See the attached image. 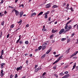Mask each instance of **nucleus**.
Segmentation results:
<instances>
[{
  "label": "nucleus",
  "instance_id": "f257e3e1",
  "mask_svg": "<svg viewBox=\"0 0 78 78\" xmlns=\"http://www.w3.org/2000/svg\"><path fill=\"white\" fill-rule=\"evenodd\" d=\"M63 56V55H61L60 56L58 59H57V60H56L53 63V64H56V63H57L58 62H59V60L61 59V58H62V57Z\"/></svg>",
  "mask_w": 78,
  "mask_h": 78
},
{
  "label": "nucleus",
  "instance_id": "f03ea898",
  "mask_svg": "<svg viewBox=\"0 0 78 78\" xmlns=\"http://www.w3.org/2000/svg\"><path fill=\"white\" fill-rule=\"evenodd\" d=\"M41 70V67L40 66L38 67L37 69H35V72H37L38 70Z\"/></svg>",
  "mask_w": 78,
  "mask_h": 78
},
{
  "label": "nucleus",
  "instance_id": "7ed1b4c3",
  "mask_svg": "<svg viewBox=\"0 0 78 78\" xmlns=\"http://www.w3.org/2000/svg\"><path fill=\"white\" fill-rule=\"evenodd\" d=\"M65 31L64 29H62L59 32V34H61L62 33H63Z\"/></svg>",
  "mask_w": 78,
  "mask_h": 78
},
{
  "label": "nucleus",
  "instance_id": "20e7f679",
  "mask_svg": "<svg viewBox=\"0 0 78 78\" xmlns=\"http://www.w3.org/2000/svg\"><path fill=\"white\" fill-rule=\"evenodd\" d=\"M4 66H5V63H2L1 64V69H3V67H4Z\"/></svg>",
  "mask_w": 78,
  "mask_h": 78
},
{
  "label": "nucleus",
  "instance_id": "39448f33",
  "mask_svg": "<svg viewBox=\"0 0 78 78\" xmlns=\"http://www.w3.org/2000/svg\"><path fill=\"white\" fill-rule=\"evenodd\" d=\"M14 11L15 12L16 16H18V15H19V14L20 12H19L17 10H14Z\"/></svg>",
  "mask_w": 78,
  "mask_h": 78
},
{
  "label": "nucleus",
  "instance_id": "423d86ee",
  "mask_svg": "<svg viewBox=\"0 0 78 78\" xmlns=\"http://www.w3.org/2000/svg\"><path fill=\"white\" fill-rule=\"evenodd\" d=\"M22 66H20L19 67H17L16 68V70L17 71V72H18V71H19V70H21V69H22Z\"/></svg>",
  "mask_w": 78,
  "mask_h": 78
},
{
  "label": "nucleus",
  "instance_id": "0eeeda50",
  "mask_svg": "<svg viewBox=\"0 0 78 78\" xmlns=\"http://www.w3.org/2000/svg\"><path fill=\"white\" fill-rule=\"evenodd\" d=\"M51 7V5H50V3L46 5V8H49Z\"/></svg>",
  "mask_w": 78,
  "mask_h": 78
},
{
  "label": "nucleus",
  "instance_id": "6e6552de",
  "mask_svg": "<svg viewBox=\"0 0 78 78\" xmlns=\"http://www.w3.org/2000/svg\"><path fill=\"white\" fill-rule=\"evenodd\" d=\"M23 14V12H21L20 13V17H22Z\"/></svg>",
  "mask_w": 78,
  "mask_h": 78
},
{
  "label": "nucleus",
  "instance_id": "1a4fd4ad",
  "mask_svg": "<svg viewBox=\"0 0 78 78\" xmlns=\"http://www.w3.org/2000/svg\"><path fill=\"white\" fill-rule=\"evenodd\" d=\"M70 29H72V26L70 25H69L68 28L67 29L68 31H69Z\"/></svg>",
  "mask_w": 78,
  "mask_h": 78
},
{
  "label": "nucleus",
  "instance_id": "9d476101",
  "mask_svg": "<svg viewBox=\"0 0 78 78\" xmlns=\"http://www.w3.org/2000/svg\"><path fill=\"white\" fill-rule=\"evenodd\" d=\"M57 31H58L56 30H54V29H52V33H55Z\"/></svg>",
  "mask_w": 78,
  "mask_h": 78
},
{
  "label": "nucleus",
  "instance_id": "9b49d317",
  "mask_svg": "<svg viewBox=\"0 0 78 78\" xmlns=\"http://www.w3.org/2000/svg\"><path fill=\"white\" fill-rule=\"evenodd\" d=\"M51 49H50L47 51V52H46V54H48V53L50 52V51H51Z\"/></svg>",
  "mask_w": 78,
  "mask_h": 78
},
{
  "label": "nucleus",
  "instance_id": "f8f14e48",
  "mask_svg": "<svg viewBox=\"0 0 78 78\" xmlns=\"http://www.w3.org/2000/svg\"><path fill=\"white\" fill-rule=\"evenodd\" d=\"M69 76V74H66L64 76L65 78H67Z\"/></svg>",
  "mask_w": 78,
  "mask_h": 78
},
{
  "label": "nucleus",
  "instance_id": "ddd939ff",
  "mask_svg": "<svg viewBox=\"0 0 78 78\" xmlns=\"http://www.w3.org/2000/svg\"><path fill=\"white\" fill-rule=\"evenodd\" d=\"M43 13H44L43 12H40L39 13V14H38V15L37 16L39 17V16H40V15H42V14H43Z\"/></svg>",
  "mask_w": 78,
  "mask_h": 78
},
{
  "label": "nucleus",
  "instance_id": "4468645a",
  "mask_svg": "<svg viewBox=\"0 0 78 78\" xmlns=\"http://www.w3.org/2000/svg\"><path fill=\"white\" fill-rule=\"evenodd\" d=\"M52 8H58V6L56 5H53L52 7Z\"/></svg>",
  "mask_w": 78,
  "mask_h": 78
},
{
  "label": "nucleus",
  "instance_id": "2eb2a0df",
  "mask_svg": "<svg viewBox=\"0 0 78 78\" xmlns=\"http://www.w3.org/2000/svg\"><path fill=\"white\" fill-rule=\"evenodd\" d=\"M4 50H2L1 52V56L4 54Z\"/></svg>",
  "mask_w": 78,
  "mask_h": 78
},
{
  "label": "nucleus",
  "instance_id": "dca6fc26",
  "mask_svg": "<svg viewBox=\"0 0 78 78\" xmlns=\"http://www.w3.org/2000/svg\"><path fill=\"white\" fill-rule=\"evenodd\" d=\"M44 15H45V16L44 17V18H45V19H47V18H48V16L45 13Z\"/></svg>",
  "mask_w": 78,
  "mask_h": 78
},
{
  "label": "nucleus",
  "instance_id": "f3484780",
  "mask_svg": "<svg viewBox=\"0 0 78 78\" xmlns=\"http://www.w3.org/2000/svg\"><path fill=\"white\" fill-rule=\"evenodd\" d=\"M5 73H0V76L1 77H2V76H3V75H4Z\"/></svg>",
  "mask_w": 78,
  "mask_h": 78
},
{
  "label": "nucleus",
  "instance_id": "a211bd4d",
  "mask_svg": "<svg viewBox=\"0 0 78 78\" xmlns=\"http://www.w3.org/2000/svg\"><path fill=\"white\" fill-rule=\"evenodd\" d=\"M76 67V63H75L74 64V66H73V68L72 70H73L75 67Z\"/></svg>",
  "mask_w": 78,
  "mask_h": 78
},
{
  "label": "nucleus",
  "instance_id": "6ab92c4d",
  "mask_svg": "<svg viewBox=\"0 0 78 78\" xmlns=\"http://www.w3.org/2000/svg\"><path fill=\"white\" fill-rule=\"evenodd\" d=\"M14 27V24H12L10 26V28H12Z\"/></svg>",
  "mask_w": 78,
  "mask_h": 78
},
{
  "label": "nucleus",
  "instance_id": "aec40b11",
  "mask_svg": "<svg viewBox=\"0 0 78 78\" xmlns=\"http://www.w3.org/2000/svg\"><path fill=\"white\" fill-rule=\"evenodd\" d=\"M66 40V38H62L61 39L62 41H64Z\"/></svg>",
  "mask_w": 78,
  "mask_h": 78
},
{
  "label": "nucleus",
  "instance_id": "412c9836",
  "mask_svg": "<svg viewBox=\"0 0 78 78\" xmlns=\"http://www.w3.org/2000/svg\"><path fill=\"white\" fill-rule=\"evenodd\" d=\"M41 48H42V46H40L38 48V50H41Z\"/></svg>",
  "mask_w": 78,
  "mask_h": 78
},
{
  "label": "nucleus",
  "instance_id": "4be33fe9",
  "mask_svg": "<svg viewBox=\"0 0 78 78\" xmlns=\"http://www.w3.org/2000/svg\"><path fill=\"white\" fill-rule=\"evenodd\" d=\"M53 69L54 70H56V65H55L53 67Z\"/></svg>",
  "mask_w": 78,
  "mask_h": 78
},
{
  "label": "nucleus",
  "instance_id": "5701e85b",
  "mask_svg": "<svg viewBox=\"0 0 78 78\" xmlns=\"http://www.w3.org/2000/svg\"><path fill=\"white\" fill-rule=\"evenodd\" d=\"M36 13L35 12L32 13L31 14V16H34V15H36Z\"/></svg>",
  "mask_w": 78,
  "mask_h": 78
},
{
  "label": "nucleus",
  "instance_id": "b1692460",
  "mask_svg": "<svg viewBox=\"0 0 78 78\" xmlns=\"http://www.w3.org/2000/svg\"><path fill=\"white\" fill-rule=\"evenodd\" d=\"M67 28H68V25H66L65 27V30H66V29H67Z\"/></svg>",
  "mask_w": 78,
  "mask_h": 78
},
{
  "label": "nucleus",
  "instance_id": "393cba45",
  "mask_svg": "<svg viewBox=\"0 0 78 78\" xmlns=\"http://www.w3.org/2000/svg\"><path fill=\"white\" fill-rule=\"evenodd\" d=\"M60 76H63L64 75V73H60Z\"/></svg>",
  "mask_w": 78,
  "mask_h": 78
},
{
  "label": "nucleus",
  "instance_id": "a878e982",
  "mask_svg": "<svg viewBox=\"0 0 78 78\" xmlns=\"http://www.w3.org/2000/svg\"><path fill=\"white\" fill-rule=\"evenodd\" d=\"M4 23H5V22L4 21H3L2 22H1V25H4Z\"/></svg>",
  "mask_w": 78,
  "mask_h": 78
},
{
  "label": "nucleus",
  "instance_id": "bb28decb",
  "mask_svg": "<svg viewBox=\"0 0 78 78\" xmlns=\"http://www.w3.org/2000/svg\"><path fill=\"white\" fill-rule=\"evenodd\" d=\"M72 22V20H70L69 22H68L66 24L67 25H68V24H69V23H70Z\"/></svg>",
  "mask_w": 78,
  "mask_h": 78
},
{
  "label": "nucleus",
  "instance_id": "cd10ccee",
  "mask_svg": "<svg viewBox=\"0 0 78 78\" xmlns=\"http://www.w3.org/2000/svg\"><path fill=\"white\" fill-rule=\"evenodd\" d=\"M46 55L45 54L41 58H45V57Z\"/></svg>",
  "mask_w": 78,
  "mask_h": 78
},
{
  "label": "nucleus",
  "instance_id": "c85d7f7f",
  "mask_svg": "<svg viewBox=\"0 0 78 78\" xmlns=\"http://www.w3.org/2000/svg\"><path fill=\"white\" fill-rule=\"evenodd\" d=\"M47 43H44L43 44L42 46H45V45H47Z\"/></svg>",
  "mask_w": 78,
  "mask_h": 78
},
{
  "label": "nucleus",
  "instance_id": "c756f323",
  "mask_svg": "<svg viewBox=\"0 0 78 78\" xmlns=\"http://www.w3.org/2000/svg\"><path fill=\"white\" fill-rule=\"evenodd\" d=\"M19 43L20 45H21L22 44H23V42H22V41H20L19 42Z\"/></svg>",
  "mask_w": 78,
  "mask_h": 78
},
{
  "label": "nucleus",
  "instance_id": "7c9ffc66",
  "mask_svg": "<svg viewBox=\"0 0 78 78\" xmlns=\"http://www.w3.org/2000/svg\"><path fill=\"white\" fill-rule=\"evenodd\" d=\"M53 36H54V35H53V34L51 35L50 36V38L51 39H52V38H53Z\"/></svg>",
  "mask_w": 78,
  "mask_h": 78
},
{
  "label": "nucleus",
  "instance_id": "2f4dec72",
  "mask_svg": "<svg viewBox=\"0 0 78 78\" xmlns=\"http://www.w3.org/2000/svg\"><path fill=\"white\" fill-rule=\"evenodd\" d=\"M25 44H28V41H25Z\"/></svg>",
  "mask_w": 78,
  "mask_h": 78
},
{
  "label": "nucleus",
  "instance_id": "473e14b6",
  "mask_svg": "<svg viewBox=\"0 0 78 78\" xmlns=\"http://www.w3.org/2000/svg\"><path fill=\"white\" fill-rule=\"evenodd\" d=\"M60 55V54H58V55H55L54 56L56 58H57V57H58V56H59Z\"/></svg>",
  "mask_w": 78,
  "mask_h": 78
},
{
  "label": "nucleus",
  "instance_id": "72a5a7b5",
  "mask_svg": "<svg viewBox=\"0 0 78 78\" xmlns=\"http://www.w3.org/2000/svg\"><path fill=\"white\" fill-rule=\"evenodd\" d=\"M2 34H3V33L2 32V31H1V34L0 35V37H2Z\"/></svg>",
  "mask_w": 78,
  "mask_h": 78
},
{
  "label": "nucleus",
  "instance_id": "f704fd0d",
  "mask_svg": "<svg viewBox=\"0 0 78 78\" xmlns=\"http://www.w3.org/2000/svg\"><path fill=\"white\" fill-rule=\"evenodd\" d=\"M13 76H13L12 74H11L10 76V78H12Z\"/></svg>",
  "mask_w": 78,
  "mask_h": 78
},
{
  "label": "nucleus",
  "instance_id": "c9c22d12",
  "mask_svg": "<svg viewBox=\"0 0 78 78\" xmlns=\"http://www.w3.org/2000/svg\"><path fill=\"white\" fill-rule=\"evenodd\" d=\"M49 13H50V12L49 11H47V12H46L45 14H47H47H49Z\"/></svg>",
  "mask_w": 78,
  "mask_h": 78
},
{
  "label": "nucleus",
  "instance_id": "e433bc0d",
  "mask_svg": "<svg viewBox=\"0 0 78 78\" xmlns=\"http://www.w3.org/2000/svg\"><path fill=\"white\" fill-rule=\"evenodd\" d=\"M43 48H42L43 50H44V49H45V48H46V47L45 46H42Z\"/></svg>",
  "mask_w": 78,
  "mask_h": 78
},
{
  "label": "nucleus",
  "instance_id": "4c0bfd02",
  "mask_svg": "<svg viewBox=\"0 0 78 78\" xmlns=\"http://www.w3.org/2000/svg\"><path fill=\"white\" fill-rule=\"evenodd\" d=\"M42 31H46V29L43 28L42 29Z\"/></svg>",
  "mask_w": 78,
  "mask_h": 78
},
{
  "label": "nucleus",
  "instance_id": "58836bf2",
  "mask_svg": "<svg viewBox=\"0 0 78 78\" xmlns=\"http://www.w3.org/2000/svg\"><path fill=\"white\" fill-rule=\"evenodd\" d=\"M54 76H55V77H56V78H58V76L56 74H55Z\"/></svg>",
  "mask_w": 78,
  "mask_h": 78
},
{
  "label": "nucleus",
  "instance_id": "ea45409f",
  "mask_svg": "<svg viewBox=\"0 0 78 78\" xmlns=\"http://www.w3.org/2000/svg\"><path fill=\"white\" fill-rule=\"evenodd\" d=\"M69 73V72L68 71H66L64 73V74H67Z\"/></svg>",
  "mask_w": 78,
  "mask_h": 78
},
{
  "label": "nucleus",
  "instance_id": "a19ab883",
  "mask_svg": "<svg viewBox=\"0 0 78 78\" xmlns=\"http://www.w3.org/2000/svg\"><path fill=\"white\" fill-rule=\"evenodd\" d=\"M53 23V21H51V22H49L48 23V24H51V23Z\"/></svg>",
  "mask_w": 78,
  "mask_h": 78
},
{
  "label": "nucleus",
  "instance_id": "79ce46f5",
  "mask_svg": "<svg viewBox=\"0 0 78 78\" xmlns=\"http://www.w3.org/2000/svg\"><path fill=\"white\" fill-rule=\"evenodd\" d=\"M70 9L71 11H73V9L72 8V7H71V8Z\"/></svg>",
  "mask_w": 78,
  "mask_h": 78
},
{
  "label": "nucleus",
  "instance_id": "37998d69",
  "mask_svg": "<svg viewBox=\"0 0 78 78\" xmlns=\"http://www.w3.org/2000/svg\"><path fill=\"white\" fill-rule=\"evenodd\" d=\"M17 74H15V78H17Z\"/></svg>",
  "mask_w": 78,
  "mask_h": 78
},
{
  "label": "nucleus",
  "instance_id": "c03bdc74",
  "mask_svg": "<svg viewBox=\"0 0 78 78\" xmlns=\"http://www.w3.org/2000/svg\"><path fill=\"white\" fill-rule=\"evenodd\" d=\"M48 20H49V21H50V20H51V17H49L48 18Z\"/></svg>",
  "mask_w": 78,
  "mask_h": 78
},
{
  "label": "nucleus",
  "instance_id": "a18cd8bd",
  "mask_svg": "<svg viewBox=\"0 0 78 78\" xmlns=\"http://www.w3.org/2000/svg\"><path fill=\"white\" fill-rule=\"evenodd\" d=\"M19 41H20V40H18L16 42V44H18L19 42Z\"/></svg>",
  "mask_w": 78,
  "mask_h": 78
},
{
  "label": "nucleus",
  "instance_id": "49530a36",
  "mask_svg": "<svg viewBox=\"0 0 78 78\" xmlns=\"http://www.w3.org/2000/svg\"><path fill=\"white\" fill-rule=\"evenodd\" d=\"M22 20H21L20 21H19L18 22V23H22Z\"/></svg>",
  "mask_w": 78,
  "mask_h": 78
},
{
  "label": "nucleus",
  "instance_id": "de8ad7c7",
  "mask_svg": "<svg viewBox=\"0 0 78 78\" xmlns=\"http://www.w3.org/2000/svg\"><path fill=\"white\" fill-rule=\"evenodd\" d=\"M9 37V34H8L7 35V38H8V37Z\"/></svg>",
  "mask_w": 78,
  "mask_h": 78
},
{
  "label": "nucleus",
  "instance_id": "09e8293b",
  "mask_svg": "<svg viewBox=\"0 0 78 78\" xmlns=\"http://www.w3.org/2000/svg\"><path fill=\"white\" fill-rule=\"evenodd\" d=\"M45 74H46V73L45 72H44L43 73L42 76H44V75H45Z\"/></svg>",
  "mask_w": 78,
  "mask_h": 78
},
{
  "label": "nucleus",
  "instance_id": "8fccbe9b",
  "mask_svg": "<svg viewBox=\"0 0 78 78\" xmlns=\"http://www.w3.org/2000/svg\"><path fill=\"white\" fill-rule=\"evenodd\" d=\"M64 31V33H66V32H67V31H69V30L67 29L66 30H65Z\"/></svg>",
  "mask_w": 78,
  "mask_h": 78
},
{
  "label": "nucleus",
  "instance_id": "3c124183",
  "mask_svg": "<svg viewBox=\"0 0 78 78\" xmlns=\"http://www.w3.org/2000/svg\"><path fill=\"white\" fill-rule=\"evenodd\" d=\"M3 73V70L2 69L1 72V73Z\"/></svg>",
  "mask_w": 78,
  "mask_h": 78
},
{
  "label": "nucleus",
  "instance_id": "603ef678",
  "mask_svg": "<svg viewBox=\"0 0 78 78\" xmlns=\"http://www.w3.org/2000/svg\"><path fill=\"white\" fill-rule=\"evenodd\" d=\"M73 56H74V55L73 54L72 55L71 57H70V58H72V57H73Z\"/></svg>",
  "mask_w": 78,
  "mask_h": 78
},
{
  "label": "nucleus",
  "instance_id": "864d4df0",
  "mask_svg": "<svg viewBox=\"0 0 78 78\" xmlns=\"http://www.w3.org/2000/svg\"><path fill=\"white\" fill-rule=\"evenodd\" d=\"M69 66V65H67L64 68L65 69H66V68H67V67Z\"/></svg>",
  "mask_w": 78,
  "mask_h": 78
},
{
  "label": "nucleus",
  "instance_id": "5fc2aeb1",
  "mask_svg": "<svg viewBox=\"0 0 78 78\" xmlns=\"http://www.w3.org/2000/svg\"><path fill=\"white\" fill-rule=\"evenodd\" d=\"M74 35H75V33H73V34H72L71 36H72V37H73V36Z\"/></svg>",
  "mask_w": 78,
  "mask_h": 78
},
{
  "label": "nucleus",
  "instance_id": "6e6d98bb",
  "mask_svg": "<svg viewBox=\"0 0 78 78\" xmlns=\"http://www.w3.org/2000/svg\"><path fill=\"white\" fill-rule=\"evenodd\" d=\"M53 53L54 55H55L56 54V52H55V51H54L53 52Z\"/></svg>",
  "mask_w": 78,
  "mask_h": 78
},
{
  "label": "nucleus",
  "instance_id": "4d7b16f0",
  "mask_svg": "<svg viewBox=\"0 0 78 78\" xmlns=\"http://www.w3.org/2000/svg\"><path fill=\"white\" fill-rule=\"evenodd\" d=\"M3 3V0H1V2H0V3Z\"/></svg>",
  "mask_w": 78,
  "mask_h": 78
},
{
  "label": "nucleus",
  "instance_id": "13d9d810",
  "mask_svg": "<svg viewBox=\"0 0 78 78\" xmlns=\"http://www.w3.org/2000/svg\"><path fill=\"white\" fill-rule=\"evenodd\" d=\"M29 27V24H28L26 25V27Z\"/></svg>",
  "mask_w": 78,
  "mask_h": 78
},
{
  "label": "nucleus",
  "instance_id": "bf43d9fd",
  "mask_svg": "<svg viewBox=\"0 0 78 78\" xmlns=\"http://www.w3.org/2000/svg\"><path fill=\"white\" fill-rule=\"evenodd\" d=\"M70 41V40L69 39H68L67 42H69Z\"/></svg>",
  "mask_w": 78,
  "mask_h": 78
},
{
  "label": "nucleus",
  "instance_id": "052dcab7",
  "mask_svg": "<svg viewBox=\"0 0 78 78\" xmlns=\"http://www.w3.org/2000/svg\"><path fill=\"white\" fill-rule=\"evenodd\" d=\"M7 13V12H6V11H5L4 12V14H6Z\"/></svg>",
  "mask_w": 78,
  "mask_h": 78
},
{
  "label": "nucleus",
  "instance_id": "680f3d73",
  "mask_svg": "<svg viewBox=\"0 0 78 78\" xmlns=\"http://www.w3.org/2000/svg\"><path fill=\"white\" fill-rule=\"evenodd\" d=\"M33 55L32 54H30V57H32Z\"/></svg>",
  "mask_w": 78,
  "mask_h": 78
},
{
  "label": "nucleus",
  "instance_id": "e2e57ef3",
  "mask_svg": "<svg viewBox=\"0 0 78 78\" xmlns=\"http://www.w3.org/2000/svg\"><path fill=\"white\" fill-rule=\"evenodd\" d=\"M77 42H76V44H78V39H77Z\"/></svg>",
  "mask_w": 78,
  "mask_h": 78
},
{
  "label": "nucleus",
  "instance_id": "0e129e2a",
  "mask_svg": "<svg viewBox=\"0 0 78 78\" xmlns=\"http://www.w3.org/2000/svg\"><path fill=\"white\" fill-rule=\"evenodd\" d=\"M67 7H69V4L68 3L67 4V5H66Z\"/></svg>",
  "mask_w": 78,
  "mask_h": 78
},
{
  "label": "nucleus",
  "instance_id": "69168bd1",
  "mask_svg": "<svg viewBox=\"0 0 78 78\" xmlns=\"http://www.w3.org/2000/svg\"><path fill=\"white\" fill-rule=\"evenodd\" d=\"M37 66V65H35V68H37V66Z\"/></svg>",
  "mask_w": 78,
  "mask_h": 78
},
{
  "label": "nucleus",
  "instance_id": "338daca9",
  "mask_svg": "<svg viewBox=\"0 0 78 78\" xmlns=\"http://www.w3.org/2000/svg\"><path fill=\"white\" fill-rule=\"evenodd\" d=\"M28 55V54L26 53V54H25V56H27V55Z\"/></svg>",
  "mask_w": 78,
  "mask_h": 78
},
{
  "label": "nucleus",
  "instance_id": "774afa93",
  "mask_svg": "<svg viewBox=\"0 0 78 78\" xmlns=\"http://www.w3.org/2000/svg\"><path fill=\"white\" fill-rule=\"evenodd\" d=\"M18 1V0H16L15 1V3H17V2Z\"/></svg>",
  "mask_w": 78,
  "mask_h": 78
}]
</instances>
